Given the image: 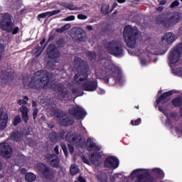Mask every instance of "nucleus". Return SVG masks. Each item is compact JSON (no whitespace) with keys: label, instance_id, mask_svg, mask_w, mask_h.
I'll use <instances>...</instances> for the list:
<instances>
[{"label":"nucleus","instance_id":"f257e3e1","mask_svg":"<svg viewBox=\"0 0 182 182\" xmlns=\"http://www.w3.org/2000/svg\"><path fill=\"white\" fill-rule=\"evenodd\" d=\"M49 85H50L49 73L38 71L31 77V80L28 83V87L36 90H42L48 87Z\"/></svg>","mask_w":182,"mask_h":182},{"label":"nucleus","instance_id":"f03ea898","mask_svg":"<svg viewBox=\"0 0 182 182\" xmlns=\"http://www.w3.org/2000/svg\"><path fill=\"white\" fill-rule=\"evenodd\" d=\"M74 68L79 70L74 76V80L78 85H80L81 82H85L89 77V64L87 62L82 60L80 57H75L74 58Z\"/></svg>","mask_w":182,"mask_h":182},{"label":"nucleus","instance_id":"7ed1b4c3","mask_svg":"<svg viewBox=\"0 0 182 182\" xmlns=\"http://www.w3.org/2000/svg\"><path fill=\"white\" fill-rule=\"evenodd\" d=\"M141 33L136 26L132 27L130 25H127L124 28L123 36L128 48L134 49L137 39L140 38Z\"/></svg>","mask_w":182,"mask_h":182},{"label":"nucleus","instance_id":"20e7f679","mask_svg":"<svg viewBox=\"0 0 182 182\" xmlns=\"http://www.w3.org/2000/svg\"><path fill=\"white\" fill-rule=\"evenodd\" d=\"M181 13L178 11H175L173 14L168 17H163V16H158L155 21L158 25H163L164 28H168L173 26V25H177L181 21Z\"/></svg>","mask_w":182,"mask_h":182},{"label":"nucleus","instance_id":"39448f33","mask_svg":"<svg viewBox=\"0 0 182 182\" xmlns=\"http://www.w3.org/2000/svg\"><path fill=\"white\" fill-rule=\"evenodd\" d=\"M12 16L8 13L3 14L1 16V21L0 22V28L2 31L11 33L12 32L13 35H16L19 32V27L15 26V23L12 21Z\"/></svg>","mask_w":182,"mask_h":182},{"label":"nucleus","instance_id":"423d86ee","mask_svg":"<svg viewBox=\"0 0 182 182\" xmlns=\"http://www.w3.org/2000/svg\"><path fill=\"white\" fill-rule=\"evenodd\" d=\"M109 55L115 58H123L124 56V50L123 49V43L119 40H112L107 43L106 46Z\"/></svg>","mask_w":182,"mask_h":182},{"label":"nucleus","instance_id":"0eeeda50","mask_svg":"<svg viewBox=\"0 0 182 182\" xmlns=\"http://www.w3.org/2000/svg\"><path fill=\"white\" fill-rule=\"evenodd\" d=\"M106 76L102 77L101 79L104 80L105 83H109V80L112 79L113 84L116 85L117 82L122 80V77H120V68L116 65H111L109 69L105 72Z\"/></svg>","mask_w":182,"mask_h":182},{"label":"nucleus","instance_id":"6e6552de","mask_svg":"<svg viewBox=\"0 0 182 182\" xmlns=\"http://www.w3.org/2000/svg\"><path fill=\"white\" fill-rule=\"evenodd\" d=\"M140 171H144V169H135L131 173L130 176L132 178H135V177H136L134 182H157V181H156V177L153 176L150 172L146 171L142 173H139Z\"/></svg>","mask_w":182,"mask_h":182},{"label":"nucleus","instance_id":"1a4fd4ad","mask_svg":"<svg viewBox=\"0 0 182 182\" xmlns=\"http://www.w3.org/2000/svg\"><path fill=\"white\" fill-rule=\"evenodd\" d=\"M37 171L40 176H43L46 180H53L56 173L52 167L40 162L36 165Z\"/></svg>","mask_w":182,"mask_h":182},{"label":"nucleus","instance_id":"9d476101","mask_svg":"<svg viewBox=\"0 0 182 182\" xmlns=\"http://www.w3.org/2000/svg\"><path fill=\"white\" fill-rule=\"evenodd\" d=\"M171 97H173V90H169L168 92L162 93L156 100V106H158L159 112H161V113H164V112H166V107H164V105H166V103H168V102L171 100Z\"/></svg>","mask_w":182,"mask_h":182},{"label":"nucleus","instance_id":"9b49d317","mask_svg":"<svg viewBox=\"0 0 182 182\" xmlns=\"http://www.w3.org/2000/svg\"><path fill=\"white\" fill-rule=\"evenodd\" d=\"M182 53V43H178L176 47H173L168 53V60L170 65H176L180 58Z\"/></svg>","mask_w":182,"mask_h":182},{"label":"nucleus","instance_id":"f8f14e48","mask_svg":"<svg viewBox=\"0 0 182 182\" xmlns=\"http://www.w3.org/2000/svg\"><path fill=\"white\" fill-rule=\"evenodd\" d=\"M68 114L77 120H82V119H85V117H86V114H87L86 111H85V109L82 108V107L79 105L70 108L68 109Z\"/></svg>","mask_w":182,"mask_h":182},{"label":"nucleus","instance_id":"ddd939ff","mask_svg":"<svg viewBox=\"0 0 182 182\" xmlns=\"http://www.w3.org/2000/svg\"><path fill=\"white\" fill-rule=\"evenodd\" d=\"M46 53L48 59H58L60 56V50L52 43L48 45Z\"/></svg>","mask_w":182,"mask_h":182},{"label":"nucleus","instance_id":"4468645a","mask_svg":"<svg viewBox=\"0 0 182 182\" xmlns=\"http://www.w3.org/2000/svg\"><path fill=\"white\" fill-rule=\"evenodd\" d=\"M0 156L4 159H11L12 156V146L6 142L0 144Z\"/></svg>","mask_w":182,"mask_h":182},{"label":"nucleus","instance_id":"2eb2a0df","mask_svg":"<svg viewBox=\"0 0 182 182\" xmlns=\"http://www.w3.org/2000/svg\"><path fill=\"white\" fill-rule=\"evenodd\" d=\"M45 159L47 163L53 168H59V167H60V159L55 154H46Z\"/></svg>","mask_w":182,"mask_h":182},{"label":"nucleus","instance_id":"dca6fc26","mask_svg":"<svg viewBox=\"0 0 182 182\" xmlns=\"http://www.w3.org/2000/svg\"><path fill=\"white\" fill-rule=\"evenodd\" d=\"M119 161L114 156H107L104 161V166L105 168H114L116 169L119 167Z\"/></svg>","mask_w":182,"mask_h":182},{"label":"nucleus","instance_id":"f3484780","mask_svg":"<svg viewBox=\"0 0 182 182\" xmlns=\"http://www.w3.org/2000/svg\"><path fill=\"white\" fill-rule=\"evenodd\" d=\"M86 80L82 85V89L85 92H95L97 89V80Z\"/></svg>","mask_w":182,"mask_h":182},{"label":"nucleus","instance_id":"a211bd4d","mask_svg":"<svg viewBox=\"0 0 182 182\" xmlns=\"http://www.w3.org/2000/svg\"><path fill=\"white\" fill-rule=\"evenodd\" d=\"M82 137H79V136H77L75 134V133H73V132L70 131L68 132L66 134H65V141H68V143H80V141H82Z\"/></svg>","mask_w":182,"mask_h":182},{"label":"nucleus","instance_id":"6ab92c4d","mask_svg":"<svg viewBox=\"0 0 182 182\" xmlns=\"http://www.w3.org/2000/svg\"><path fill=\"white\" fill-rule=\"evenodd\" d=\"M56 87L59 96L62 97V99H66V97H68L69 95V90H68V88H66L65 85H62L61 83L58 84Z\"/></svg>","mask_w":182,"mask_h":182},{"label":"nucleus","instance_id":"aec40b11","mask_svg":"<svg viewBox=\"0 0 182 182\" xmlns=\"http://www.w3.org/2000/svg\"><path fill=\"white\" fill-rule=\"evenodd\" d=\"M75 123V119L72 116H66L60 119V124L63 127H69V126H73Z\"/></svg>","mask_w":182,"mask_h":182},{"label":"nucleus","instance_id":"412c9836","mask_svg":"<svg viewBox=\"0 0 182 182\" xmlns=\"http://www.w3.org/2000/svg\"><path fill=\"white\" fill-rule=\"evenodd\" d=\"M90 160L94 166H99L100 164V160H102V154L99 152L91 154Z\"/></svg>","mask_w":182,"mask_h":182},{"label":"nucleus","instance_id":"4be33fe9","mask_svg":"<svg viewBox=\"0 0 182 182\" xmlns=\"http://www.w3.org/2000/svg\"><path fill=\"white\" fill-rule=\"evenodd\" d=\"M174 41H176V37L171 32L166 33L164 36L161 38V41L166 42V45H170L171 43H173Z\"/></svg>","mask_w":182,"mask_h":182},{"label":"nucleus","instance_id":"5701e85b","mask_svg":"<svg viewBox=\"0 0 182 182\" xmlns=\"http://www.w3.org/2000/svg\"><path fill=\"white\" fill-rule=\"evenodd\" d=\"M87 141L88 143V150L90 151H100V150H102V147L97 146V144L90 138L87 139Z\"/></svg>","mask_w":182,"mask_h":182},{"label":"nucleus","instance_id":"b1692460","mask_svg":"<svg viewBox=\"0 0 182 182\" xmlns=\"http://www.w3.org/2000/svg\"><path fill=\"white\" fill-rule=\"evenodd\" d=\"M28 107L23 105L21 107V112L22 116V119L25 123H28L29 122V115L28 114Z\"/></svg>","mask_w":182,"mask_h":182},{"label":"nucleus","instance_id":"393cba45","mask_svg":"<svg viewBox=\"0 0 182 182\" xmlns=\"http://www.w3.org/2000/svg\"><path fill=\"white\" fill-rule=\"evenodd\" d=\"M51 113L53 116H55L57 119H60V120H62V118L65 117V112L60 111L59 109H51Z\"/></svg>","mask_w":182,"mask_h":182},{"label":"nucleus","instance_id":"a878e982","mask_svg":"<svg viewBox=\"0 0 182 182\" xmlns=\"http://www.w3.org/2000/svg\"><path fill=\"white\" fill-rule=\"evenodd\" d=\"M152 171L156 178H164V172L161 169L156 168H154Z\"/></svg>","mask_w":182,"mask_h":182},{"label":"nucleus","instance_id":"bb28decb","mask_svg":"<svg viewBox=\"0 0 182 182\" xmlns=\"http://www.w3.org/2000/svg\"><path fill=\"white\" fill-rule=\"evenodd\" d=\"M11 137L12 141L18 142V141H21L22 135L21 134V132H19L18 131H16L13 132Z\"/></svg>","mask_w":182,"mask_h":182},{"label":"nucleus","instance_id":"cd10ccee","mask_svg":"<svg viewBox=\"0 0 182 182\" xmlns=\"http://www.w3.org/2000/svg\"><path fill=\"white\" fill-rule=\"evenodd\" d=\"M77 38L80 42H85L86 41V35L83 33V30L77 31Z\"/></svg>","mask_w":182,"mask_h":182},{"label":"nucleus","instance_id":"c85d7f7f","mask_svg":"<svg viewBox=\"0 0 182 182\" xmlns=\"http://www.w3.org/2000/svg\"><path fill=\"white\" fill-rule=\"evenodd\" d=\"M97 179L98 182H107V174L106 173H101L97 175Z\"/></svg>","mask_w":182,"mask_h":182},{"label":"nucleus","instance_id":"c756f323","mask_svg":"<svg viewBox=\"0 0 182 182\" xmlns=\"http://www.w3.org/2000/svg\"><path fill=\"white\" fill-rule=\"evenodd\" d=\"M49 138L50 141H52L53 143H56V141L59 140V134H58V132H53L50 133Z\"/></svg>","mask_w":182,"mask_h":182},{"label":"nucleus","instance_id":"7c9ffc66","mask_svg":"<svg viewBox=\"0 0 182 182\" xmlns=\"http://www.w3.org/2000/svg\"><path fill=\"white\" fill-rule=\"evenodd\" d=\"M8 115H6L1 120L2 122L0 123V130H5L6 129V126L8 124Z\"/></svg>","mask_w":182,"mask_h":182},{"label":"nucleus","instance_id":"2f4dec72","mask_svg":"<svg viewBox=\"0 0 182 182\" xmlns=\"http://www.w3.org/2000/svg\"><path fill=\"white\" fill-rule=\"evenodd\" d=\"M109 8H110L109 4H102L101 7V14L102 15H107L110 14L111 12L109 11Z\"/></svg>","mask_w":182,"mask_h":182},{"label":"nucleus","instance_id":"473e14b6","mask_svg":"<svg viewBox=\"0 0 182 182\" xmlns=\"http://www.w3.org/2000/svg\"><path fill=\"white\" fill-rule=\"evenodd\" d=\"M25 178L28 182H33L35 178H36V176L33 173L30 172L26 174Z\"/></svg>","mask_w":182,"mask_h":182},{"label":"nucleus","instance_id":"72a5a7b5","mask_svg":"<svg viewBox=\"0 0 182 182\" xmlns=\"http://www.w3.org/2000/svg\"><path fill=\"white\" fill-rule=\"evenodd\" d=\"M86 56L88 58L89 60H95L97 55H96V53L88 50L86 53Z\"/></svg>","mask_w":182,"mask_h":182},{"label":"nucleus","instance_id":"f704fd0d","mask_svg":"<svg viewBox=\"0 0 182 182\" xmlns=\"http://www.w3.org/2000/svg\"><path fill=\"white\" fill-rule=\"evenodd\" d=\"M22 123V119L21 118V115H16L13 120V125L18 126V124H21Z\"/></svg>","mask_w":182,"mask_h":182},{"label":"nucleus","instance_id":"c9c22d12","mask_svg":"<svg viewBox=\"0 0 182 182\" xmlns=\"http://www.w3.org/2000/svg\"><path fill=\"white\" fill-rule=\"evenodd\" d=\"M70 173L71 176H76L79 173V169L75 165H72L70 168Z\"/></svg>","mask_w":182,"mask_h":182},{"label":"nucleus","instance_id":"e433bc0d","mask_svg":"<svg viewBox=\"0 0 182 182\" xmlns=\"http://www.w3.org/2000/svg\"><path fill=\"white\" fill-rule=\"evenodd\" d=\"M65 38H60L56 41V45L58 48H64L65 47Z\"/></svg>","mask_w":182,"mask_h":182},{"label":"nucleus","instance_id":"4c0bfd02","mask_svg":"<svg viewBox=\"0 0 182 182\" xmlns=\"http://www.w3.org/2000/svg\"><path fill=\"white\" fill-rule=\"evenodd\" d=\"M37 18L38 19H45V18H50L49 11L38 14Z\"/></svg>","mask_w":182,"mask_h":182},{"label":"nucleus","instance_id":"58836bf2","mask_svg":"<svg viewBox=\"0 0 182 182\" xmlns=\"http://www.w3.org/2000/svg\"><path fill=\"white\" fill-rule=\"evenodd\" d=\"M141 124V118H138L136 120L132 119L131 120V122H130V124L132 126H139Z\"/></svg>","mask_w":182,"mask_h":182},{"label":"nucleus","instance_id":"ea45409f","mask_svg":"<svg viewBox=\"0 0 182 182\" xmlns=\"http://www.w3.org/2000/svg\"><path fill=\"white\" fill-rule=\"evenodd\" d=\"M28 102H29V98L28 96H23V100H18V105H28Z\"/></svg>","mask_w":182,"mask_h":182},{"label":"nucleus","instance_id":"a19ab883","mask_svg":"<svg viewBox=\"0 0 182 182\" xmlns=\"http://www.w3.org/2000/svg\"><path fill=\"white\" fill-rule=\"evenodd\" d=\"M21 5V1L20 0H16L14 1L13 4H11V8L13 9H18Z\"/></svg>","mask_w":182,"mask_h":182},{"label":"nucleus","instance_id":"79ce46f5","mask_svg":"<svg viewBox=\"0 0 182 182\" xmlns=\"http://www.w3.org/2000/svg\"><path fill=\"white\" fill-rule=\"evenodd\" d=\"M176 6H180V1H178V0L173 1L170 5L171 9H174Z\"/></svg>","mask_w":182,"mask_h":182},{"label":"nucleus","instance_id":"37998d69","mask_svg":"<svg viewBox=\"0 0 182 182\" xmlns=\"http://www.w3.org/2000/svg\"><path fill=\"white\" fill-rule=\"evenodd\" d=\"M60 147H61L65 156H68V147L66 146V144H61Z\"/></svg>","mask_w":182,"mask_h":182},{"label":"nucleus","instance_id":"c03bdc74","mask_svg":"<svg viewBox=\"0 0 182 182\" xmlns=\"http://www.w3.org/2000/svg\"><path fill=\"white\" fill-rule=\"evenodd\" d=\"M67 9H69L70 11H77V7L75 6L73 4H67Z\"/></svg>","mask_w":182,"mask_h":182},{"label":"nucleus","instance_id":"a18cd8bd","mask_svg":"<svg viewBox=\"0 0 182 182\" xmlns=\"http://www.w3.org/2000/svg\"><path fill=\"white\" fill-rule=\"evenodd\" d=\"M58 14H60V10H53L52 11H48V15L50 16H53V15H58Z\"/></svg>","mask_w":182,"mask_h":182},{"label":"nucleus","instance_id":"49530a36","mask_svg":"<svg viewBox=\"0 0 182 182\" xmlns=\"http://www.w3.org/2000/svg\"><path fill=\"white\" fill-rule=\"evenodd\" d=\"M59 134H60V139H65L66 132L64 129H60Z\"/></svg>","mask_w":182,"mask_h":182},{"label":"nucleus","instance_id":"de8ad7c7","mask_svg":"<svg viewBox=\"0 0 182 182\" xmlns=\"http://www.w3.org/2000/svg\"><path fill=\"white\" fill-rule=\"evenodd\" d=\"M38 113H39V110L38 109V108H35L33 112V120H36V117H38Z\"/></svg>","mask_w":182,"mask_h":182},{"label":"nucleus","instance_id":"09e8293b","mask_svg":"<svg viewBox=\"0 0 182 182\" xmlns=\"http://www.w3.org/2000/svg\"><path fill=\"white\" fill-rule=\"evenodd\" d=\"M5 51V48L4 47V44L0 43V60H2V53Z\"/></svg>","mask_w":182,"mask_h":182},{"label":"nucleus","instance_id":"8fccbe9b","mask_svg":"<svg viewBox=\"0 0 182 182\" xmlns=\"http://www.w3.org/2000/svg\"><path fill=\"white\" fill-rule=\"evenodd\" d=\"M77 18L80 19L81 21H85V19H87V16L84 14H78Z\"/></svg>","mask_w":182,"mask_h":182},{"label":"nucleus","instance_id":"3c124183","mask_svg":"<svg viewBox=\"0 0 182 182\" xmlns=\"http://www.w3.org/2000/svg\"><path fill=\"white\" fill-rule=\"evenodd\" d=\"M75 16H70L64 18V21H65L66 22H69L70 21H75Z\"/></svg>","mask_w":182,"mask_h":182},{"label":"nucleus","instance_id":"603ef678","mask_svg":"<svg viewBox=\"0 0 182 182\" xmlns=\"http://www.w3.org/2000/svg\"><path fill=\"white\" fill-rule=\"evenodd\" d=\"M82 161L84 162L85 164H90L89 159L85 157V156H82Z\"/></svg>","mask_w":182,"mask_h":182},{"label":"nucleus","instance_id":"864d4df0","mask_svg":"<svg viewBox=\"0 0 182 182\" xmlns=\"http://www.w3.org/2000/svg\"><path fill=\"white\" fill-rule=\"evenodd\" d=\"M68 150L70 153H73V151H75V147L70 144H68Z\"/></svg>","mask_w":182,"mask_h":182},{"label":"nucleus","instance_id":"5fc2aeb1","mask_svg":"<svg viewBox=\"0 0 182 182\" xmlns=\"http://www.w3.org/2000/svg\"><path fill=\"white\" fill-rule=\"evenodd\" d=\"M56 32H57L58 33H63V32H65V29H64L63 27H61V28H57V29H56Z\"/></svg>","mask_w":182,"mask_h":182},{"label":"nucleus","instance_id":"6e6d98bb","mask_svg":"<svg viewBox=\"0 0 182 182\" xmlns=\"http://www.w3.org/2000/svg\"><path fill=\"white\" fill-rule=\"evenodd\" d=\"M79 92H80L79 88H73L72 89L73 95H76V93H79Z\"/></svg>","mask_w":182,"mask_h":182},{"label":"nucleus","instance_id":"4d7b16f0","mask_svg":"<svg viewBox=\"0 0 182 182\" xmlns=\"http://www.w3.org/2000/svg\"><path fill=\"white\" fill-rule=\"evenodd\" d=\"M70 23H67L65 26H63V28H64L65 31H68V29H70Z\"/></svg>","mask_w":182,"mask_h":182},{"label":"nucleus","instance_id":"13d9d810","mask_svg":"<svg viewBox=\"0 0 182 182\" xmlns=\"http://www.w3.org/2000/svg\"><path fill=\"white\" fill-rule=\"evenodd\" d=\"M117 6V2H114L112 4V9L109 11V12H112V11H114L115 8Z\"/></svg>","mask_w":182,"mask_h":182},{"label":"nucleus","instance_id":"bf43d9fd","mask_svg":"<svg viewBox=\"0 0 182 182\" xmlns=\"http://www.w3.org/2000/svg\"><path fill=\"white\" fill-rule=\"evenodd\" d=\"M54 151H55V153L56 154H59V146H58V145H57V146H55V148H54Z\"/></svg>","mask_w":182,"mask_h":182},{"label":"nucleus","instance_id":"052dcab7","mask_svg":"<svg viewBox=\"0 0 182 182\" xmlns=\"http://www.w3.org/2000/svg\"><path fill=\"white\" fill-rule=\"evenodd\" d=\"M47 125H48V127L49 129H54L55 128V124H53L52 123H48Z\"/></svg>","mask_w":182,"mask_h":182},{"label":"nucleus","instance_id":"680f3d73","mask_svg":"<svg viewBox=\"0 0 182 182\" xmlns=\"http://www.w3.org/2000/svg\"><path fill=\"white\" fill-rule=\"evenodd\" d=\"M78 181L79 182H86V179H85L82 176H79L78 177Z\"/></svg>","mask_w":182,"mask_h":182},{"label":"nucleus","instance_id":"e2e57ef3","mask_svg":"<svg viewBox=\"0 0 182 182\" xmlns=\"http://www.w3.org/2000/svg\"><path fill=\"white\" fill-rule=\"evenodd\" d=\"M167 4V1L161 0L159 3V5H166Z\"/></svg>","mask_w":182,"mask_h":182},{"label":"nucleus","instance_id":"0e129e2a","mask_svg":"<svg viewBox=\"0 0 182 182\" xmlns=\"http://www.w3.org/2000/svg\"><path fill=\"white\" fill-rule=\"evenodd\" d=\"M60 5H61V6H63V8L68 7V3L62 2Z\"/></svg>","mask_w":182,"mask_h":182},{"label":"nucleus","instance_id":"69168bd1","mask_svg":"<svg viewBox=\"0 0 182 182\" xmlns=\"http://www.w3.org/2000/svg\"><path fill=\"white\" fill-rule=\"evenodd\" d=\"M86 29L88 31H93V27L90 25L86 26Z\"/></svg>","mask_w":182,"mask_h":182},{"label":"nucleus","instance_id":"338daca9","mask_svg":"<svg viewBox=\"0 0 182 182\" xmlns=\"http://www.w3.org/2000/svg\"><path fill=\"white\" fill-rule=\"evenodd\" d=\"M21 173L22 174H26V168H21Z\"/></svg>","mask_w":182,"mask_h":182},{"label":"nucleus","instance_id":"774afa93","mask_svg":"<svg viewBox=\"0 0 182 182\" xmlns=\"http://www.w3.org/2000/svg\"><path fill=\"white\" fill-rule=\"evenodd\" d=\"M55 39V36L51 35L48 37V41H53Z\"/></svg>","mask_w":182,"mask_h":182}]
</instances>
